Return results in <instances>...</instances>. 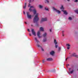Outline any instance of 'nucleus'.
<instances>
[{"label":"nucleus","mask_w":78,"mask_h":78,"mask_svg":"<svg viewBox=\"0 0 78 78\" xmlns=\"http://www.w3.org/2000/svg\"><path fill=\"white\" fill-rule=\"evenodd\" d=\"M60 8V9H61L62 11H63L64 10V7L63 5H62Z\"/></svg>","instance_id":"10"},{"label":"nucleus","mask_w":78,"mask_h":78,"mask_svg":"<svg viewBox=\"0 0 78 78\" xmlns=\"http://www.w3.org/2000/svg\"><path fill=\"white\" fill-rule=\"evenodd\" d=\"M31 31L32 34L34 36H36V32L34 30V29H31Z\"/></svg>","instance_id":"5"},{"label":"nucleus","mask_w":78,"mask_h":78,"mask_svg":"<svg viewBox=\"0 0 78 78\" xmlns=\"http://www.w3.org/2000/svg\"><path fill=\"white\" fill-rule=\"evenodd\" d=\"M52 8L53 9V11H55V12H57L58 14H60V13H61V12L59 11V10H57V9H55V7H53Z\"/></svg>","instance_id":"2"},{"label":"nucleus","mask_w":78,"mask_h":78,"mask_svg":"<svg viewBox=\"0 0 78 78\" xmlns=\"http://www.w3.org/2000/svg\"><path fill=\"white\" fill-rule=\"evenodd\" d=\"M47 33H44L43 34V36L44 37H47Z\"/></svg>","instance_id":"17"},{"label":"nucleus","mask_w":78,"mask_h":78,"mask_svg":"<svg viewBox=\"0 0 78 78\" xmlns=\"http://www.w3.org/2000/svg\"><path fill=\"white\" fill-rule=\"evenodd\" d=\"M75 12H76V13H77V14H78V9H77L75 10Z\"/></svg>","instance_id":"22"},{"label":"nucleus","mask_w":78,"mask_h":78,"mask_svg":"<svg viewBox=\"0 0 78 78\" xmlns=\"http://www.w3.org/2000/svg\"><path fill=\"white\" fill-rule=\"evenodd\" d=\"M66 61H67V59H66Z\"/></svg>","instance_id":"42"},{"label":"nucleus","mask_w":78,"mask_h":78,"mask_svg":"<svg viewBox=\"0 0 78 78\" xmlns=\"http://www.w3.org/2000/svg\"><path fill=\"white\" fill-rule=\"evenodd\" d=\"M75 2H78V0H76L74 1Z\"/></svg>","instance_id":"30"},{"label":"nucleus","mask_w":78,"mask_h":78,"mask_svg":"<svg viewBox=\"0 0 78 78\" xmlns=\"http://www.w3.org/2000/svg\"><path fill=\"white\" fill-rule=\"evenodd\" d=\"M27 31H29V32H30V30L29 29H28V30H27Z\"/></svg>","instance_id":"33"},{"label":"nucleus","mask_w":78,"mask_h":78,"mask_svg":"<svg viewBox=\"0 0 78 78\" xmlns=\"http://www.w3.org/2000/svg\"><path fill=\"white\" fill-rule=\"evenodd\" d=\"M45 3H47L48 4V3H49V1L48 0H45Z\"/></svg>","instance_id":"18"},{"label":"nucleus","mask_w":78,"mask_h":78,"mask_svg":"<svg viewBox=\"0 0 78 78\" xmlns=\"http://www.w3.org/2000/svg\"><path fill=\"white\" fill-rule=\"evenodd\" d=\"M69 70H70V69H71V68H69Z\"/></svg>","instance_id":"38"},{"label":"nucleus","mask_w":78,"mask_h":78,"mask_svg":"<svg viewBox=\"0 0 78 78\" xmlns=\"http://www.w3.org/2000/svg\"><path fill=\"white\" fill-rule=\"evenodd\" d=\"M73 70H72V71H70V74H72V73H73Z\"/></svg>","instance_id":"25"},{"label":"nucleus","mask_w":78,"mask_h":78,"mask_svg":"<svg viewBox=\"0 0 78 78\" xmlns=\"http://www.w3.org/2000/svg\"><path fill=\"white\" fill-rule=\"evenodd\" d=\"M50 31L51 32V29H50Z\"/></svg>","instance_id":"39"},{"label":"nucleus","mask_w":78,"mask_h":78,"mask_svg":"<svg viewBox=\"0 0 78 78\" xmlns=\"http://www.w3.org/2000/svg\"><path fill=\"white\" fill-rule=\"evenodd\" d=\"M44 9L45 10H46V11H49V10H48V8L47 7H45Z\"/></svg>","instance_id":"20"},{"label":"nucleus","mask_w":78,"mask_h":78,"mask_svg":"<svg viewBox=\"0 0 78 78\" xmlns=\"http://www.w3.org/2000/svg\"><path fill=\"white\" fill-rule=\"evenodd\" d=\"M39 43H37L36 45L37 47H38L39 48H41V46L40 44H39Z\"/></svg>","instance_id":"15"},{"label":"nucleus","mask_w":78,"mask_h":78,"mask_svg":"<svg viewBox=\"0 0 78 78\" xmlns=\"http://www.w3.org/2000/svg\"><path fill=\"white\" fill-rule=\"evenodd\" d=\"M40 30L41 31H44V28L43 27H40Z\"/></svg>","instance_id":"12"},{"label":"nucleus","mask_w":78,"mask_h":78,"mask_svg":"<svg viewBox=\"0 0 78 78\" xmlns=\"http://www.w3.org/2000/svg\"><path fill=\"white\" fill-rule=\"evenodd\" d=\"M47 20V18H42L41 19V22L42 23L43 22H45Z\"/></svg>","instance_id":"3"},{"label":"nucleus","mask_w":78,"mask_h":78,"mask_svg":"<svg viewBox=\"0 0 78 78\" xmlns=\"http://www.w3.org/2000/svg\"><path fill=\"white\" fill-rule=\"evenodd\" d=\"M33 1H34V0H33V1L30 0L29 1V2L30 3H31V2H33Z\"/></svg>","instance_id":"26"},{"label":"nucleus","mask_w":78,"mask_h":78,"mask_svg":"<svg viewBox=\"0 0 78 78\" xmlns=\"http://www.w3.org/2000/svg\"><path fill=\"white\" fill-rule=\"evenodd\" d=\"M55 47L56 48H58V45L55 44Z\"/></svg>","instance_id":"28"},{"label":"nucleus","mask_w":78,"mask_h":78,"mask_svg":"<svg viewBox=\"0 0 78 78\" xmlns=\"http://www.w3.org/2000/svg\"><path fill=\"white\" fill-rule=\"evenodd\" d=\"M62 36H64V33L62 34Z\"/></svg>","instance_id":"31"},{"label":"nucleus","mask_w":78,"mask_h":78,"mask_svg":"<svg viewBox=\"0 0 78 78\" xmlns=\"http://www.w3.org/2000/svg\"><path fill=\"white\" fill-rule=\"evenodd\" d=\"M71 56H76V54L75 53H73L72 54Z\"/></svg>","instance_id":"24"},{"label":"nucleus","mask_w":78,"mask_h":78,"mask_svg":"<svg viewBox=\"0 0 78 78\" xmlns=\"http://www.w3.org/2000/svg\"><path fill=\"white\" fill-rule=\"evenodd\" d=\"M30 4H29L28 7H30L29 10L30 12L33 11L34 14L35 15L34 18V22L36 23V22H37L39 20V17L38 16H39V14L37 12L36 9H34V7L33 6H30Z\"/></svg>","instance_id":"1"},{"label":"nucleus","mask_w":78,"mask_h":78,"mask_svg":"<svg viewBox=\"0 0 78 78\" xmlns=\"http://www.w3.org/2000/svg\"><path fill=\"white\" fill-rule=\"evenodd\" d=\"M45 62H46V61L45 60H43L42 63H44Z\"/></svg>","instance_id":"27"},{"label":"nucleus","mask_w":78,"mask_h":78,"mask_svg":"<svg viewBox=\"0 0 78 78\" xmlns=\"http://www.w3.org/2000/svg\"><path fill=\"white\" fill-rule=\"evenodd\" d=\"M54 43L55 45H56V44H57V41H56V40L55 39L54 40Z\"/></svg>","instance_id":"19"},{"label":"nucleus","mask_w":78,"mask_h":78,"mask_svg":"<svg viewBox=\"0 0 78 78\" xmlns=\"http://www.w3.org/2000/svg\"><path fill=\"white\" fill-rule=\"evenodd\" d=\"M64 33V31H62V33Z\"/></svg>","instance_id":"35"},{"label":"nucleus","mask_w":78,"mask_h":78,"mask_svg":"<svg viewBox=\"0 0 78 78\" xmlns=\"http://www.w3.org/2000/svg\"><path fill=\"white\" fill-rule=\"evenodd\" d=\"M43 7H44V6L42 5H38V7L40 9H42V8H43Z\"/></svg>","instance_id":"11"},{"label":"nucleus","mask_w":78,"mask_h":78,"mask_svg":"<svg viewBox=\"0 0 78 78\" xmlns=\"http://www.w3.org/2000/svg\"><path fill=\"white\" fill-rule=\"evenodd\" d=\"M27 18L28 19H31V15L29 14V12H27Z\"/></svg>","instance_id":"4"},{"label":"nucleus","mask_w":78,"mask_h":78,"mask_svg":"<svg viewBox=\"0 0 78 78\" xmlns=\"http://www.w3.org/2000/svg\"><path fill=\"white\" fill-rule=\"evenodd\" d=\"M41 34V32H40V31H38L37 32V36L39 38H41V37H42V36H40Z\"/></svg>","instance_id":"6"},{"label":"nucleus","mask_w":78,"mask_h":78,"mask_svg":"<svg viewBox=\"0 0 78 78\" xmlns=\"http://www.w3.org/2000/svg\"><path fill=\"white\" fill-rule=\"evenodd\" d=\"M61 50V48L59 47V50Z\"/></svg>","instance_id":"32"},{"label":"nucleus","mask_w":78,"mask_h":78,"mask_svg":"<svg viewBox=\"0 0 78 78\" xmlns=\"http://www.w3.org/2000/svg\"><path fill=\"white\" fill-rule=\"evenodd\" d=\"M50 54L52 56H54V55L55 54V51H52L50 52Z\"/></svg>","instance_id":"13"},{"label":"nucleus","mask_w":78,"mask_h":78,"mask_svg":"<svg viewBox=\"0 0 78 78\" xmlns=\"http://www.w3.org/2000/svg\"><path fill=\"white\" fill-rule=\"evenodd\" d=\"M68 20H72V17H69L68 18Z\"/></svg>","instance_id":"21"},{"label":"nucleus","mask_w":78,"mask_h":78,"mask_svg":"<svg viewBox=\"0 0 78 78\" xmlns=\"http://www.w3.org/2000/svg\"><path fill=\"white\" fill-rule=\"evenodd\" d=\"M67 66H69V65L68 64L67 65Z\"/></svg>","instance_id":"40"},{"label":"nucleus","mask_w":78,"mask_h":78,"mask_svg":"<svg viewBox=\"0 0 78 78\" xmlns=\"http://www.w3.org/2000/svg\"><path fill=\"white\" fill-rule=\"evenodd\" d=\"M46 60L48 61H53V59L52 58H47Z\"/></svg>","instance_id":"7"},{"label":"nucleus","mask_w":78,"mask_h":78,"mask_svg":"<svg viewBox=\"0 0 78 78\" xmlns=\"http://www.w3.org/2000/svg\"><path fill=\"white\" fill-rule=\"evenodd\" d=\"M47 39H48V37H44L43 40V42H46V41H47Z\"/></svg>","instance_id":"8"},{"label":"nucleus","mask_w":78,"mask_h":78,"mask_svg":"<svg viewBox=\"0 0 78 78\" xmlns=\"http://www.w3.org/2000/svg\"><path fill=\"white\" fill-rule=\"evenodd\" d=\"M25 23H26V22H25Z\"/></svg>","instance_id":"41"},{"label":"nucleus","mask_w":78,"mask_h":78,"mask_svg":"<svg viewBox=\"0 0 78 78\" xmlns=\"http://www.w3.org/2000/svg\"><path fill=\"white\" fill-rule=\"evenodd\" d=\"M34 39L36 42L37 43H39V41H38V40H37V38L36 37H34Z\"/></svg>","instance_id":"14"},{"label":"nucleus","mask_w":78,"mask_h":78,"mask_svg":"<svg viewBox=\"0 0 78 78\" xmlns=\"http://www.w3.org/2000/svg\"><path fill=\"white\" fill-rule=\"evenodd\" d=\"M66 46H67V49L68 50H69L70 49V44H66Z\"/></svg>","instance_id":"9"},{"label":"nucleus","mask_w":78,"mask_h":78,"mask_svg":"<svg viewBox=\"0 0 78 78\" xmlns=\"http://www.w3.org/2000/svg\"><path fill=\"white\" fill-rule=\"evenodd\" d=\"M23 13L24 14H25V12H23Z\"/></svg>","instance_id":"36"},{"label":"nucleus","mask_w":78,"mask_h":78,"mask_svg":"<svg viewBox=\"0 0 78 78\" xmlns=\"http://www.w3.org/2000/svg\"><path fill=\"white\" fill-rule=\"evenodd\" d=\"M68 2H70V0H67Z\"/></svg>","instance_id":"37"},{"label":"nucleus","mask_w":78,"mask_h":78,"mask_svg":"<svg viewBox=\"0 0 78 78\" xmlns=\"http://www.w3.org/2000/svg\"><path fill=\"white\" fill-rule=\"evenodd\" d=\"M41 50L42 51H44V49L43 48H41Z\"/></svg>","instance_id":"29"},{"label":"nucleus","mask_w":78,"mask_h":78,"mask_svg":"<svg viewBox=\"0 0 78 78\" xmlns=\"http://www.w3.org/2000/svg\"><path fill=\"white\" fill-rule=\"evenodd\" d=\"M62 11H63L64 14H65V15H67V11L64 10Z\"/></svg>","instance_id":"16"},{"label":"nucleus","mask_w":78,"mask_h":78,"mask_svg":"<svg viewBox=\"0 0 78 78\" xmlns=\"http://www.w3.org/2000/svg\"><path fill=\"white\" fill-rule=\"evenodd\" d=\"M27 5V3H25V5L23 6L24 9H25L26 8V5Z\"/></svg>","instance_id":"23"},{"label":"nucleus","mask_w":78,"mask_h":78,"mask_svg":"<svg viewBox=\"0 0 78 78\" xmlns=\"http://www.w3.org/2000/svg\"><path fill=\"white\" fill-rule=\"evenodd\" d=\"M29 35L30 36H31V34L30 33H29Z\"/></svg>","instance_id":"34"}]
</instances>
